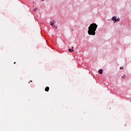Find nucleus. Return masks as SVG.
I'll use <instances>...</instances> for the list:
<instances>
[{"label": "nucleus", "instance_id": "obj_15", "mask_svg": "<svg viewBox=\"0 0 131 131\" xmlns=\"http://www.w3.org/2000/svg\"><path fill=\"white\" fill-rule=\"evenodd\" d=\"M41 1H45V0H41Z\"/></svg>", "mask_w": 131, "mask_h": 131}, {"label": "nucleus", "instance_id": "obj_3", "mask_svg": "<svg viewBox=\"0 0 131 131\" xmlns=\"http://www.w3.org/2000/svg\"><path fill=\"white\" fill-rule=\"evenodd\" d=\"M55 23H56V21L53 20L52 21H51L50 25L51 26H53V25H54L55 24Z\"/></svg>", "mask_w": 131, "mask_h": 131}, {"label": "nucleus", "instance_id": "obj_9", "mask_svg": "<svg viewBox=\"0 0 131 131\" xmlns=\"http://www.w3.org/2000/svg\"><path fill=\"white\" fill-rule=\"evenodd\" d=\"M120 69H121V70L123 69V67H121L120 68Z\"/></svg>", "mask_w": 131, "mask_h": 131}, {"label": "nucleus", "instance_id": "obj_14", "mask_svg": "<svg viewBox=\"0 0 131 131\" xmlns=\"http://www.w3.org/2000/svg\"><path fill=\"white\" fill-rule=\"evenodd\" d=\"M14 64H16V62H14Z\"/></svg>", "mask_w": 131, "mask_h": 131}, {"label": "nucleus", "instance_id": "obj_11", "mask_svg": "<svg viewBox=\"0 0 131 131\" xmlns=\"http://www.w3.org/2000/svg\"><path fill=\"white\" fill-rule=\"evenodd\" d=\"M30 81V82H32V80H31V81Z\"/></svg>", "mask_w": 131, "mask_h": 131}, {"label": "nucleus", "instance_id": "obj_4", "mask_svg": "<svg viewBox=\"0 0 131 131\" xmlns=\"http://www.w3.org/2000/svg\"><path fill=\"white\" fill-rule=\"evenodd\" d=\"M98 73L100 74H103V70L102 69H100L98 70Z\"/></svg>", "mask_w": 131, "mask_h": 131}, {"label": "nucleus", "instance_id": "obj_5", "mask_svg": "<svg viewBox=\"0 0 131 131\" xmlns=\"http://www.w3.org/2000/svg\"><path fill=\"white\" fill-rule=\"evenodd\" d=\"M49 91H50V88L49 86H47L45 89V91L49 92Z\"/></svg>", "mask_w": 131, "mask_h": 131}, {"label": "nucleus", "instance_id": "obj_8", "mask_svg": "<svg viewBox=\"0 0 131 131\" xmlns=\"http://www.w3.org/2000/svg\"><path fill=\"white\" fill-rule=\"evenodd\" d=\"M54 27H55V28H57V25H54Z\"/></svg>", "mask_w": 131, "mask_h": 131}, {"label": "nucleus", "instance_id": "obj_1", "mask_svg": "<svg viewBox=\"0 0 131 131\" xmlns=\"http://www.w3.org/2000/svg\"><path fill=\"white\" fill-rule=\"evenodd\" d=\"M97 27L98 25L95 23L91 24L89 27L88 30V34L89 35H96V30H97Z\"/></svg>", "mask_w": 131, "mask_h": 131}, {"label": "nucleus", "instance_id": "obj_6", "mask_svg": "<svg viewBox=\"0 0 131 131\" xmlns=\"http://www.w3.org/2000/svg\"><path fill=\"white\" fill-rule=\"evenodd\" d=\"M69 51L70 52V53H73V52H74V50L70 49H69Z\"/></svg>", "mask_w": 131, "mask_h": 131}, {"label": "nucleus", "instance_id": "obj_13", "mask_svg": "<svg viewBox=\"0 0 131 131\" xmlns=\"http://www.w3.org/2000/svg\"><path fill=\"white\" fill-rule=\"evenodd\" d=\"M74 48V47H72V49H73Z\"/></svg>", "mask_w": 131, "mask_h": 131}, {"label": "nucleus", "instance_id": "obj_12", "mask_svg": "<svg viewBox=\"0 0 131 131\" xmlns=\"http://www.w3.org/2000/svg\"><path fill=\"white\" fill-rule=\"evenodd\" d=\"M72 31H73V29H72Z\"/></svg>", "mask_w": 131, "mask_h": 131}, {"label": "nucleus", "instance_id": "obj_10", "mask_svg": "<svg viewBox=\"0 0 131 131\" xmlns=\"http://www.w3.org/2000/svg\"><path fill=\"white\" fill-rule=\"evenodd\" d=\"M124 77H125V75H124V76L122 77V78H124Z\"/></svg>", "mask_w": 131, "mask_h": 131}, {"label": "nucleus", "instance_id": "obj_7", "mask_svg": "<svg viewBox=\"0 0 131 131\" xmlns=\"http://www.w3.org/2000/svg\"><path fill=\"white\" fill-rule=\"evenodd\" d=\"M36 10H37V8L35 7L33 9V10L34 11V12H35L36 11Z\"/></svg>", "mask_w": 131, "mask_h": 131}, {"label": "nucleus", "instance_id": "obj_2", "mask_svg": "<svg viewBox=\"0 0 131 131\" xmlns=\"http://www.w3.org/2000/svg\"><path fill=\"white\" fill-rule=\"evenodd\" d=\"M112 20H113V21H115L114 22V23H115V22H116V21H120V18H116V16H113L112 18Z\"/></svg>", "mask_w": 131, "mask_h": 131}]
</instances>
